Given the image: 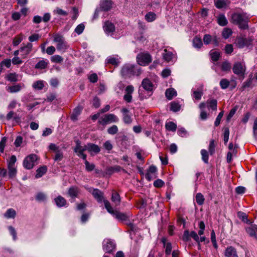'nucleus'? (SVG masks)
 I'll use <instances>...</instances> for the list:
<instances>
[{"label": "nucleus", "mask_w": 257, "mask_h": 257, "mask_svg": "<svg viewBox=\"0 0 257 257\" xmlns=\"http://www.w3.org/2000/svg\"><path fill=\"white\" fill-rule=\"evenodd\" d=\"M223 115V111H221L218 114L214 122V125L215 126H218L220 124L221 119Z\"/></svg>", "instance_id": "0e129e2a"}, {"label": "nucleus", "mask_w": 257, "mask_h": 257, "mask_svg": "<svg viewBox=\"0 0 257 257\" xmlns=\"http://www.w3.org/2000/svg\"><path fill=\"white\" fill-rule=\"evenodd\" d=\"M55 202L58 207L65 206L67 204L66 199L61 196H58L55 199Z\"/></svg>", "instance_id": "5701e85b"}, {"label": "nucleus", "mask_w": 257, "mask_h": 257, "mask_svg": "<svg viewBox=\"0 0 257 257\" xmlns=\"http://www.w3.org/2000/svg\"><path fill=\"white\" fill-rule=\"evenodd\" d=\"M17 159L15 156H11L10 159L8 160V167H16L15 163Z\"/></svg>", "instance_id": "09e8293b"}, {"label": "nucleus", "mask_w": 257, "mask_h": 257, "mask_svg": "<svg viewBox=\"0 0 257 257\" xmlns=\"http://www.w3.org/2000/svg\"><path fill=\"white\" fill-rule=\"evenodd\" d=\"M103 29L107 35H112V33L115 30V27L112 23L109 22H106L104 26Z\"/></svg>", "instance_id": "6ab92c4d"}, {"label": "nucleus", "mask_w": 257, "mask_h": 257, "mask_svg": "<svg viewBox=\"0 0 257 257\" xmlns=\"http://www.w3.org/2000/svg\"><path fill=\"white\" fill-rule=\"evenodd\" d=\"M210 55L212 61H216L219 57L220 53L217 51H211Z\"/></svg>", "instance_id": "6e6d98bb"}, {"label": "nucleus", "mask_w": 257, "mask_h": 257, "mask_svg": "<svg viewBox=\"0 0 257 257\" xmlns=\"http://www.w3.org/2000/svg\"><path fill=\"white\" fill-rule=\"evenodd\" d=\"M202 159L204 163H207L208 161V156L207 152L205 150H202L201 151Z\"/></svg>", "instance_id": "5fc2aeb1"}, {"label": "nucleus", "mask_w": 257, "mask_h": 257, "mask_svg": "<svg viewBox=\"0 0 257 257\" xmlns=\"http://www.w3.org/2000/svg\"><path fill=\"white\" fill-rule=\"evenodd\" d=\"M112 6L111 1L103 0L101 2L100 9L103 11H108L110 9Z\"/></svg>", "instance_id": "4be33fe9"}, {"label": "nucleus", "mask_w": 257, "mask_h": 257, "mask_svg": "<svg viewBox=\"0 0 257 257\" xmlns=\"http://www.w3.org/2000/svg\"><path fill=\"white\" fill-rule=\"evenodd\" d=\"M104 204L107 211L118 220L121 221L126 220L129 217L130 214L114 210L111 206L108 201L104 200Z\"/></svg>", "instance_id": "20e7f679"}, {"label": "nucleus", "mask_w": 257, "mask_h": 257, "mask_svg": "<svg viewBox=\"0 0 257 257\" xmlns=\"http://www.w3.org/2000/svg\"><path fill=\"white\" fill-rule=\"evenodd\" d=\"M47 168L45 166H43L39 168L36 171V178H39L41 177L47 171Z\"/></svg>", "instance_id": "72a5a7b5"}, {"label": "nucleus", "mask_w": 257, "mask_h": 257, "mask_svg": "<svg viewBox=\"0 0 257 257\" xmlns=\"http://www.w3.org/2000/svg\"><path fill=\"white\" fill-rule=\"evenodd\" d=\"M203 41L205 45H208L210 44H213L215 45H217L218 43V41L216 36L210 35L209 34H205L203 38Z\"/></svg>", "instance_id": "9b49d317"}, {"label": "nucleus", "mask_w": 257, "mask_h": 257, "mask_svg": "<svg viewBox=\"0 0 257 257\" xmlns=\"http://www.w3.org/2000/svg\"><path fill=\"white\" fill-rule=\"evenodd\" d=\"M166 128L168 131L175 132L176 130L177 125L175 123L169 121L166 123Z\"/></svg>", "instance_id": "e433bc0d"}, {"label": "nucleus", "mask_w": 257, "mask_h": 257, "mask_svg": "<svg viewBox=\"0 0 257 257\" xmlns=\"http://www.w3.org/2000/svg\"><path fill=\"white\" fill-rule=\"evenodd\" d=\"M120 57L117 55H111L107 57L105 62L114 66H118L120 63Z\"/></svg>", "instance_id": "ddd939ff"}, {"label": "nucleus", "mask_w": 257, "mask_h": 257, "mask_svg": "<svg viewBox=\"0 0 257 257\" xmlns=\"http://www.w3.org/2000/svg\"><path fill=\"white\" fill-rule=\"evenodd\" d=\"M231 34L232 31L229 28L224 29L222 32V35L223 37L225 39L229 38V37L231 35Z\"/></svg>", "instance_id": "a18cd8bd"}, {"label": "nucleus", "mask_w": 257, "mask_h": 257, "mask_svg": "<svg viewBox=\"0 0 257 257\" xmlns=\"http://www.w3.org/2000/svg\"><path fill=\"white\" fill-rule=\"evenodd\" d=\"M23 40V36L22 35H18L15 37L13 40V45L18 46Z\"/></svg>", "instance_id": "de8ad7c7"}, {"label": "nucleus", "mask_w": 257, "mask_h": 257, "mask_svg": "<svg viewBox=\"0 0 257 257\" xmlns=\"http://www.w3.org/2000/svg\"><path fill=\"white\" fill-rule=\"evenodd\" d=\"M217 22L221 26H224L227 24L228 21L224 15H219L217 17Z\"/></svg>", "instance_id": "cd10ccee"}, {"label": "nucleus", "mask_w": 257, "mask_h": 257, "mask_svg": "<svg viewBox=\"0 0 257 257\" xmlns=\"http://www.w3.org/2000/svg\"><path fill=\"white\" fill-rule=\"evenodd\" d=\"M7 79L11 82H16L18 80V75L16 73H10L7 76Z\"/></svg>", "instance_id": "3c124183"}, {"label": "nucleus", "mask_w": 257, "mask_h": 257, "mask_svg": "<svg viewBox=\"0 0 257 257\" xmlns=\"http://www.w3.org/2000/svg\"><path fill=\"white\" fill-rule=\"evenodd\" d=\"M248 19V16L244 13H235L231 16V22L243 29L247 28Z\"/></svg>", "instance_id": "f03ea898"}, {"label": "nucleus", "mask_w": 257, "mask_h": 257, "mask_svg": "<svg viewBox=\"0 0 257 257\" xmlns=\"http://www.w3.org/2000/svg\"><path fill=\"white\" fill-rule=\"evenodd\" d=\"M84 160V163L85 165V169L86 171L90 172L94 169L95 165L94 164H90L87 160L86 158Z\"/></svg>", "instance_id": "c03bdc74"}, {"label": "nucleus", "mask_w": 257, "mask_h": 257, "mask_svg": "<svg viewBox=\"0 0 257 257\" xmlns=\"http://www.w3.org/2000/svg\"><path fill=\"white\" fill-rule=\"evenodd\" d=\"M156 19V15L153 12H149L145 15V19L148 22H152Z\"/></svg>", "instance_id": "f704fd0d"}, {"label": "nucleus", "mask_w": 257, "mask_h": 257, "mask_svg": "<svg viewBox=\"0 0 257 257\" xmlns=\"http://www.w3.org/2000/svg\"><path fill=\"white\" fill-rule=\"evenodd\" d=\"M118 131V128L116 125H113L111 127H109L107 132L108 134L111 135H114Z\"/></svg>", "instance_id": "680f3d73"}, {"label": "nucleus", "mask_w": 257, "mask_h": 257, "mask_svg": "<svg viewBox=\"0 0 257 257\" xmlns=\"http://www.w3.org/2000/svg\"><path fill=\"white\" fill-rule=\"evenodd\" d=\"M208 107L213 110H216V109H217V101L215 99L211 100L209 102Z\"/></svg>", "instance_id": "bf43d9fd"}, {"label": "nucleus", "mask_w": 257, "mask_h": 257, "mask_svg": "<svg viewBox=\"0 0 257 257\" xmlns=\"http://www.w3.org/2000/svg\"><path fill=\"white\" fill-rule=\"evenodd\" d=\"M50 150L56 153L54 160L55 161H60L63 158V154L60 148L54 144H51L49 146Z\"/></svg>", "instance_id": "9d476101"}, {"label": "nucleus", "mask_w": 257, "mask_h": 257, "mask_svg": "<svg viewBox=\"0 0 257 257\" xmlns=\"http://www.w3.org/2000/svg\"><path fill=\"white\" fill-rule=\"evenodd\" d=\"M33 87L35 89L41 90L44 87V81L42 80L36 81L33 84Z\"/></svg>", "instance_id": "37998d69"}, {"label": "nucleus", "mask_w": 257, "mask_h": 257, "mask_svg": "<svg viewBox=\"0 0 257 257\" xmlns=\"http://www.w3.org/2000/svg\"><path fill=\"white\" fill-rule=\"evenodd\" d=\"M24 87V84H17L13 86L6 87V90L10 93H16L20 91Z\"/></svg>", "instance_id": "a211bd4d"}, {"label": "nucleus", "mask_w": 257, "mask_h": 257, "mask_svg": "<svg viewBox=\"0 0 257 257\" xmlns=\"http://www.w3.org/2000/svg\"><path fill=\"white\" fill-rule=\"evenodd\" d=\"M54 13L60 16H66L68 13L59 8H57L54 11Z\"/></svg>", "instance_id": "13d9d810"}, {"label": "nucleus", "mask_w": 257, "mask_h": 257, "mask_svg": "<svg viewBox=\"0 0 257 257\" xmlns=\"http://www.w3.org/2000/svg\"><path fill=\"white\" fill-rule=\"evenodd\" d=\"M90 192H91L93 197L97 200L99 202H101L105 200H104L102 192L97 189H93L89 188L88 189Z\"/></svg>", "instance_id": "f8f14e48"}, {"label": "nucleus", "mask_w": 257, "mask_h": 257, "mask_svg": "<svg viewBox=\"0 0 257 257\" xmlns=\"http://www.w3.org/2000/svg\"><path fill=\"white\" fill-rule=\"evenodd\" d=\"M180 105L175 101L172 102L170 103V109L174 112L178 111L180 109Z\"/></svg>", "instance_id": "a19ab883"}, {"label": "nucleus", "mask_w": 257, "mask_h": 257, "mask_svg": "<svg viewBox=\"0 0 257 257\" xmlns=\"http://www.w3.org/2000/svg\"><path fill=\"white\" fill-rule=\"evenodd\" d=\"M37 160V156L34 154H31L26 157L23 161V166L27 169H31L35 165Z\"/></svg>", "instance_id": "0eeeda50"}, {"label": "nucleus", "mask_w": 257, "mask_h": 257, "mask_svg": "<svg viewBox=\"0 0 257 257\" xmlns=\"http://www.w3.org/2000/svg\"><path fill=\"white\" fill-rule=\"evenodd\" d=\"M46 195L42 192L38 193L36 196V199L39 202L45 201V200H46Z\"/></svg>", "instance_id": "79ce46f5"}, {"label": "nucleus", "mask_w": 257, "mask_h": 257, "mask_svg": "<svg viewBox=\"0 0 257 257\" xmlns=\"http://www.w3.org/2000/svg\"><path fill=\"white\" fill-rule=\"evenodd\" d=\"M142 86L147 91H152L154 88V85L148 78L143 79L142 82Z\"/></svg>", "instance_id": "dca6fc26"}, {"label": "nucleus", "mask_w": 257, "mask_h": 257, "mask_svg": "<svg viewBox=\"0 0 257 257\" xmlns=\"http://www.w3.org/2000/svg\"><path fill=\"white\" fill-rule=\"evenodd\" d=\"M85 26L84 24H80L78 25L75 29V32L78 35L81 34L84 31Z\"/></svg>", "instance_id": "4d7b16f0"}, {"label": "nucleus", "mask_w": 257, "mask_h": 257, "mask_svg": "<svg viewBox=\"0 0 257 257\" xmlns=\"http://www.w3.org/2000/svg\"><path fill=\"white\" fill-rule=\"evenodd\" d=\"M16 215V211L10 208L7 210V211L5 212L4 216L7 218H14Z\"/></svg>", "instance_id": "c756f323"}, {"label": "nucleus", "mask_w": 257, "mask_h": 257, "mask_svg": "<svg viewBox=\"0 0 257 257\" xmlns=\"http://www.w3.org/2000/svg\"><path fill=\"white\" fill-rule=\"evenodd\" d=\"M195 199H196V203L198 205H201L204 203V198L203 195L200 193H198L196 195Z\"/></svg>", "instance_id": "4c0bfd02"}, {"label": "nucleus", "mask_w": 257, "mask_h": 257, "mask_svg": "<svg viewBox=\"0 0 257 257\" xmlns=\"http://www.w3.org/2000/svg\"><path fill=\"white\" fill-rule=\"evenodd\" d=\"M165 95L169 100H171L177 95V92L174 88H170L166 90Z\"/></svg>", "instance_id": "a878e982"}, {"label": "nucleus", "mask_w": 257, "mask_h": 257, "mask_svg": "<svg viewBox=\"0 0 257 257\" xmlns=\"http://www.w3.org/2000/svg\"><path fill=\"white\" fill-rule=\"evenodd\" d=\"M157 171V168L155 166H151L149 169L147 171V173L146 175V178L150 181L153 178H156V173Z\"/></svg>", "instance_id": "2eb2a0df"}, {"label": "nucleus", "mask_w": 257, "mask_h": 257, "mask_svg": "<svg viewBox=\"0 0 257 257\" xmlns=\"http://www.w3.org/2000/svg\"><path fill=\"white\" fill-rule=\"evenodd\" d=\"M7 142V138L3 137L0 142V152L3 153L5 149V147Z\"/></svg>", "instance_id": "e2e57ef3"}, {"label": "nucleus", "mask_w": 257, "mask_h": 257, "mask_svg": "<svg viewBox=\"0 0 257 257\" xmlns=\"http://www.w3.org/2000/svg\"><path fill=\"white\" fill-rule=\"evenodd\" d=\"M123 121L127 124H130L132 121V118L129 114H123Z\"/></svg>", "instance_id": "338daca9"}, {"label": "nucleus", "mask_w": 257, "mask_h": 257, "mask_svg": "<svg viewBox=\"0 0 257 257\" xmlns=\"http://www.w3.org/2000/svg\"><path fill=\"white\" fill-rule=\"evenodd\" d=\"M193 94L192 96L195 99L199 100L201 98V97L203 95V92L202 90H195L192 89Z\"/></svg>", "instance_id": "c9c22d12"}, {"label": "nucleus", "mask_w": 257, "mask_h": 257, "mask_svg": "<svg viewBox=\"0 0 257 257\" xmlns=\"http://www.w3.org/2000/svg\"><path fill=\"white\" fill-rule=\"evenodd\" d=\"M8 175L10 178H14L17 174V169L16 167H8Z\"/></svg>", "instance_id": "ea45409f"}, {"label": "nucleus", "mask_w": 257, "mask_h": 257, "mask_svg": "<svg viewBox=\"0 0 257 257\" xmlns=\"http://www.w3.org/2000/svg\"><path fill=\"white\" fill-rule=\"evenodd\" d=\"M229 131L228 128H225L224 132L223 141L225 144H226L229 139Z\"/></svg>", "instance_id": "052dcab7"}, {"label": "nucleus", "mask_w": 257, "mask_h": 257, "mask_svg": "<svg viewBox=\"0 0 257 257\" xmlns=\"http://www.w3.org/2000/svg\"><path fill=\"white\" fill-rule=\"evenodd\" d=\"M246 67L243 62H237L234 63L232 70L233 73L238 76H242L245 72Z\"/></svg>", "instance_id": "6e6552de"}, {"label": "nucleus", "mask_w": 257, "mask_h": 257, "mask_svg": "<svg viewBox=\"0 0 257 257\" xmlns=\"http://www.w3.org/2000/svg\"><path fill=\"white\" fill-rule=\"evenodd\" d=\"M32 50V44L28 43L26 46L22 47L20 49V51L22 53V58H26L30 53Z\"/></svg>", "instance_id": "4468645a"}, {"label": "nucleus", "mask_w": 257, "mask_h": 257, "mask_svg": "<svg viewBox=\"0 0 257 257\" xmlns=\"http://www.w3.org/2000/svg\"><path fill=\"white\" fill-rule=\"evenodd\" d=\"M253 134L254 138L257 139V117L254 120L253 124Z\"/></svg>", "instance_id": "774afa93"}, {"label": "nucleus", "mask_w": 257, "mask_h": 257, "mask_svg": "<svg viewBox=\"0 0 257 257\" xmlns=\"http://www.w3.org/2000/svg\"><path fill=\"white\" fill-rule=\"evenodd\" d=\"M215 6L218 9H221L226 7L227 5L224 0H215Z\"/></svg>", "instance_id": "58836bf2"}, {"label": "nucleus", "mask_w": 257, "mask_h": 257, "mask_svg": "<svg viewBox=\"0 0 257 257\" xmlns=\"http://www.w3.org/2000/svg\"><path fill=\"white\" fill-rule=\"evenodd\" d=\"M79 193V190L77 187H71L68 190V195L72 198H75L77 196Z\"/></svg>", "instance_id": "c85d7f7f"}, {"label": "nucleus", "mask_w": 257, "mask_h": 257, "mask_svg": "<svg viewBox=\"0 0 257 257\" xmlns=\"http://www.w3.org/2000/svg\"><path fill=\"white\" fill-rule=\"evenodd\" d=\"M51 60L54 63H60L63 61V58L60 55H55L51 57Z\"/></svg>", "instance_id": "49530a36"}, {"label": "nucleus", "mask_w": 257, "mask_h": 257, "mask_svg": "<svg viewBox=\"0 0 257 257\" xmlns=\"http://www.w3.org/2000/svg\"><path fill=\"white\" fill-rule=\"evenodd\" d=\"M111 200L115 206L119 205L120 202V198L119 194L116 192L112 193Z\"/></svg>", "instance_id": "473e14b6"}, {"label": "nucleus", "mask_w": 257, "mask_h": 257, "mask_svg": "<svg viewBox=\"0 0 257 257\" xmlns=\"http://www.w3.org/2000/svg\"><path fill=\"white\" fill-rule=\"evenodd\" d=\"M54 41L57 43V49L60 51L65 52L68 48V45L65 41L63 37L56 34L54 36Z\"/></svg>", "instance_id": "39448f33"}, {"label": "nucleus", "mask_w": 257, "mask_h": 257, "mask_svg": "<svg viewBox=\"0 0 257 257\" xmlns=\"http://www.w3.org/2000/svg\"><path fill=\"white\" fill-rule=\"evenodd\" d=\"M82 111V108L80 106L76 107L73 112L71 115V119L73 120H75L77 119V116L80 114Z\"/></svg>", "instance_id": "7c9ffc66"}, {"label": "nucleus", "mask_w": 257, "mask_h": 257, "mask_svg": "<svg viewBox=\"0 0 257 257\" xmlns=\"http://www.w3.org/2000/svg\"><path fill=\"white\" fill-rule=\"evenodd\" d=\"M163 245L166 254L170 255L172 249L174 248V245L171 242H163Z\"/></svg>", "instance_id": "b1692460"}, {"label": "nucleus", "mask_w": 257, "mask_h": 257, "mask_svg": "<svg viewBox=\"0 0 257 257\" xmlns=\"http://www.w3.org/2000/svg\"><path fill=\"white\" fill-rule=\"evenodd\" d=\"M230 64L228 62L225 61L221 65V69L222 71H227L230 70Z\"/></svg>", "instance_id": "864d4df0"}, {"label": "nucleus", "mask_w": 257, "mask_h": 257, "mask_svg": "<svg viewBox=\"0 0 257 257\" xmlns=\"http://www.w3.org/2000/svg\"><path fill=\"white\" fill-rule=\"evenodd\" d=\"M163 56L164 59L168 62L175 61L176 58L175 55H174L171 52L168 51L167 50H165L163 53Z\"/></svg>", "instance_id": "f3484780"}, {"label": "nucleus", "mask_w": 257, "mask_h": 257, "mask_svg": "<svg viewBox=\"0 0 257 257\" xmlns=\"http://www.w3.org/2000/svg\"><path fill=\"white\" fill-rule=\"evenodd\" d=\"M76 143L74 152L78 157L82 158L83 160H85L87 157L86 155L84 153L85 151L87 150L92 156L98 153L100 151L99 146L94 144L88 143L83 146L79 141H77Z\"/></svg>", "instance_id": "f257e3e1"}, {"label": "nucleus", "mask_w": 257, "mask_h": 257, "mask_svg": "<svg viewBox=\"0 0 257 257\" xmlns=\"http://www.w3.org/2000/svg\"><path fill=\"white\" fill-rule=\"evenodd\" d=\"M116 245L114 242H107L104 245L103 249L106 252L111 253L115 249Z\"/></svg>", "instance_id": "412c9836"}, {"label": "nucleus", "mask_w": 257, "mask_h": 257, "mask_svg": "<svg viewBox=\"0 0 257 257\" xmlns=\"http://www.w3.org/2000/svg\"><path fill=\"white\" fill-rule=\"evenodd\" d=\"M199 226V231H198V235L201 236L204 233V231L205 229V224L203 221H200L198 224Z\"/></svg>", "instance_id": "8fccbe9b"}, {"label": "nucleus", "mask_w": 257, "mask_h": 257, "mask_svg": "<svg viewBox=\"0 0 257 257\" xmlns=\"http://www.w3.org/2000/svg\"><path fill=\"white\" fill-rule=\"evenodd\" d=\"M118 121V117L111 113L106 114L99 119V123L103 125L111 122H116Z\"/></svg>", "instance_id": "1a4fd4ad"}, {"label": "nucleus", "mask_w": 257, "mask_h": 257, "mask_svg": "<svg viewBox=\"0 0 257 257\" xmlns=\"http://www.w3.org/2000/svg\"><path fill=\"white\" fill-rule=\"evenodd\" d=\"M88 78L91 82L95 83L98 80V76L96 73H93L89 76Z\"/></svg>", "instance_id": "69168bd1"}, {"label": "nucleus", "mask_w": 257, "mask_h": 257, "mask_svg": "<svg viewBox=\"0 0 257 257\" xmlns=\"http://www.w3.org/2000/svg\"><path fill=\"white\" fill-rule=\"evenodd\" d=\"M49 64V61L47 59H43L40 60L35 65V68L38 69H43L46 68Z\"/></svg>", "instance_id": "bb28decb"}, {"label": "nucleus", "mask_w": 257, "mask_h": 257, "mask_svg": "<svg viewBox=\"0 0 257 257\" xmlns=\"http://www.w3.org/2000/svg\"><path fill=\"white\" fill-rule=\"evenodd\" d=\"M224 255L226 257H238L236 249L232 246H229L226 248Z\"/></svg>", "instance_id": "aec40b11"}, {"label": "nucleus", "mask_w": 257, "mask_h": 257, "mask_svg": "<svg viewBox=\"0 0 257 257\" xmlns=\"http://www.w3.org/2000/svg\"><path fill=\"white\" fill-rule=\"evenodd\" d=\"M139 69H137L135 66L131 64H126L123 66L121 70V74L123 77H130L134 75H139L141 74Z\"/></svg>", "instance_id": "7ed1b4c3"}, {"label": "nucleus", "mask_w": 257, "mask_h": 257, "mask_svg": "<svg viewBox=\"0 0 257 257\" xmlns=\"http://www.w3.org/2000/svg\"><path fill=\"white\" fill-rule=\"evenodd\" d=\"M138 63L142 66H146L152 61V57L148 53H141L137 56Z\"/></svg>", "instance_id": "423d86ee"}, {"label": "nucleus", "mask_w": 257, "mask_h": 257, "mask_svg": "<svg viewBox=\"0 0 257 257\" xmlns=\"http://www.w3.org/2000/svg\"><path fill=\"white\" fill-rule=\"evenodd\" d=\"M247 233L250 236H255L257 232V225L255 224H250L246 228Z\"/></svg>", "instance_id": "393cba45"}, {"label": "nucleus", "mask_w": 257, "mask_h": 257, "mask_svg": "<svg viewBox=\"0 0 257 257\" xmlns=\"http://www.w3.org/2000/svg\"><path fill=\"white\" fill-rule=\"evenodd\" d=\"M202 42L201 39L198 37H195L193 40V47L197 49H199L202 46Z\"/></svg>", "instance_id": "2f4dec72"}, {"label": "nucleus", "mask_w": 257, "mask_h": 257, "mask_svg": "<svg viewBox=\"0 0 257 257\" xmlns=\"http://www.w3.org/2000/svg\"><path fill=\"white\" fill-rule=\"evenodd\" d=\"M229 84V82L226 79H222L220 81V85L222 89L227 88Z\"/></svg>", "instance_id": "603ef678"}]
</instances>
